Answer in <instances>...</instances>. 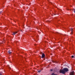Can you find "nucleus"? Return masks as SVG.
I'll return each mask as SVG.
<instances>
[{
    "label": "nucleus",
    "mask_w": 75,
    "mask_h": 75,
    "mask_svg": "<svg viewBox=\"0 0 75 75\" xmlns=\"http://www.w3.org/2000/svg\"><path fill=\"white\" fill-rule=\"evenodd\" d=\"M71 57H72V58H74V56H71Z\"/></svg>",
    "instance_id": "8"
},
{
    "label": "nucleus",
    "mask_w": 75,
    "mask_h": 75,
    "mask_svg": "<svg viewBox=\"0 0 75 75\" xmlns=\"http://www.w3.org/2000/svg\"><path fill=\"white\" fill-rule=\"evenodd\" d=\"M68 71V69L67 68H64L63 69V70H60L59 71L60 73L63 74H65L66 72Z\"/></svg>",
    "instance_id": "1"
},
{
    "label": "nucleus",
    "mask_w": 75,
    "mask_h": 75,
    "mask_svg": "<svg viewBox=\"0 0 75 75\" xmlns=\"http://www.w3.org/2000/svg\"><path fill=\"white\" fill-rule=\"evenodd\" d=\"M41 72V70H39L38 71V72Z\"/></svg>",
    "instance_id": "7"
},
{
    "label": "nucleus",
    "mask_w": 75,
    "mask_h": 75,
    "mask_svg": "<svg viewBox=\"0 0 75 75\" xmlns=\"http://www.w3.org/2000/svg\"><path fill=\"white\" fill-rule=\"evenodd\" d=\"M71 34H72V30H73V29L71 28Z\"/></svg>",
    "instance_id": "6"
},
{
    "label": "nucleus",
    "mask_w": 75,
    "mask_h": 75,
    "mask_svg": "<svg viewBox=\"0 0 75 75\" xmlns=\"http://www.w3.org/2000/svg\"><path fill=\"white\" fill-rule=\"evenodd\" d=\"M0 14H1V12H0Z\"/></svg>",
    "instance_id": "10"
},
{
    "label": "nucleus",
    "mask_w": 75,
    "mask_h": 75,
    "mask_svg": "<svg viewBox=\"0 0 75 75\" xmlns=\"http://www.w3.org/2000/svg\"><path fill=\"white\" fill-rule=\"evenodd\" d=\"M75 73L74 71H72L70 73L69 75H74Z\"/></svg>",
    "instance_id": "2"
},
{
    "label": "nucleus",
    "mask_w": 75,
    "mask_h": 75,
    "mask_svg": "<svg viewBox=\"0 0 75 75\" xmlns=\"http://www.w3.org/2000/svg\"><path fill=\"white\" fill-rule=\"evenodd\" d=\"M17 32H14L13 33V35H15L16 34H17Z\"/></svg>",
    "instance_id": "5"
},
{
    "label": "nucleus",
    "mask_w": 75,
    "mask_h": 75,
    "mask_svg": "<svg viewBox=\"0 0 75 75\" xmlns=\"http://www.w3.org/2000/svg\"><path fill=\"white\" fill-rule=\"evenodd\" d=\"M45 57V54L44 53L42 54V58H44Z\"/></svg>",
    "instance_id": "3"
},
{
    "label": "nucleus",
    "mask_w": 75,
    "mask_h": 75,
    "mask_svg": "<svg viewBox=\"0 0 75 75\" xmlns=\"http://www.w3.org/2000/svg\"><path fill=\"white\" fill-rule=\"evenodd\" d=\"M8 54H11V52L10 50H9V51H8Z\"/></svg>",
    "instance_id": "4"
},
{
    "label": "nucleus",
    "mask_w": 75,
    "mask_h": 75,
    "mask_svg": "<svg viewBox=\"0 0 75 75\" xmlns=\"http://www.w3.org/2000/svg\"><path fill=\"white\" fill-rule=\"evenodd\" d=\"M50 71H51V72H52V70L51 69L50 70Z\"/></svg>",
    "instance_id": "9"
}]
</instances>
